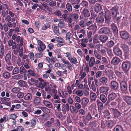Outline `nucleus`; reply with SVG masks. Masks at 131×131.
I'll list each match as a JSON object with an SVG mask.
<instances>
[{
    "mask_svg": "<svg viewBox=\"0 0 131 131\" xmlns=\"http://www.w3.org/2000/svg\"><path fill=\"white\" fill-rule=\"evenodd\" d=\"M30 81L33 82V85H37L38 83V80H35L33 78H31L30 79Z\"/></svg>",
    "mask_w": 131,
    "mask_h": 131,
    "instance_id": "51",
    "label": "nucleus"
},
{
    "mask_svg": "<svg viewBox=\"0 0 131 131\" xmlns=\"http://www.w3.org/2000/svg\"><path fill=\"white\" fill-rule=\"evenodd\" d=\"M40 100L41 99L40 98L36 97L34 99V102L36 104H38L40 102Z\"/></svg>",
    "mask_w": 131,
    "mask_h": 131,
    "instance_id": "50",
    "label": "nucleus"
},
{
    "mask_svg": "<svg viewBox=\"0 0 131 131\" xmlns=\"http://www.w3.org/2000/svg\"><path fill=\"white\" fill-rule=\"evenodd\" d=\"M116 101L118 102L119 107H123L125 106L126 104L121 99L118 98L116 99Z\"/></svg>",
    "mask_w": 131,
    "mask_h": 131,
    "instance_id": "13",
    "label": "nucleus"
},
{
    "mask_svg": "<svg viewBox=\"0 0 131 131\" xmlns=\"http://www.w3.org/2000/svg\"><path fill=\"white\" fill-rule=\"evenodd\" d=\"M43 56V54L42 53L39 52L36 53L35 55V57L38 58H39L42 57Z\"/></svg>",
    "mask_w": 131,
    "mask_h": 131,
    "instance_id": "56",
    "label": "nucleus"
},
{
    "mask_svg": "<svg viewBox=\"0 0 131 131\" xmlns=\"http://www.w3.org/2000/svg\"><path fill=\"white\" fill-rule=\"evenodd\" d=\"M115 73L116 75L118 77L121 78L122 76L121 73L117 70H115Z\"/></svg>",
    "mask_w": 131,
    "mask_h": 131,
    "instance_id": "63",
    "label": "nucleus"
},
{
    "mask_svg": "<svg viewBox=\"0 0 131 131\" xmlns=\"http://www.w3.org/2000/svg\"><path fill=\"white\" fill-rule=\"evenodd\" d=\"M80 2V1L78 2V3L72 4L75 10L77 12H78L79 11V9L80 8V6L81 5L80 3L79 4Z\"/></svg>",
    "mask_w": 131,
    "mask_h": 131,
    "instance_id": "18",
    "label": "nucleus"
},
{
    "mask_svg": "<svg viewBox=\"0 0 131 131\" xmlns=\"http://www.w3.org/2000/svg\"><path fill=\"white\" fill-rule=\"evenodd\" d=\"M48 5L51 7H53L56 5V3L54 1H52L49 2Z\"/></svg>",
    "mask_w": 131,
    "mask_h": 131,
    "instance_id": "60",
    "label": "nucleus"
},
{
    "mask_svg": "<svg viewBox=\"0 0 131 131\" xmlns=\"http://www.w3.org/2000/svg\"><path fill=\"white\" fill-rule=\"evenodd\" d=\"M20 91V89L18 88H15L13 89V92L15 93H18Z\"/></svg>",
    "mask_w": 131,
    "mask_h": 131,
    "instance_id": "62",
    "label": "nucleus"
},
{
    "mask_svg": "<svg viewBox=\"0 0 131 131\" xmlns=\"http://www.w3.org/2000/svg\"><path fill=\"white\" fill-rule=\"evenodd\" d=\"M122 98L127 103L130 105H131V97L129 96L123 95Z\"/></svg>",
    "mask_w": 131,
    "mask_h": 131,
    "instance_id": "10",
    "label": "nucleus"
},
{
    "mask_svg": "<svg viewBox=\"0 0 131 131\" xmlns=\"http://www.w3.org/2000/svg\"><path fill=\"white\" fill-rule=\"evenodd\" d=\"M50 26V24L49 23H46L44 26H43L41 28V29L43 30H46L47 28H49Z\"/></svg>",
    "mask_w": 131,
    "mask_h": 131,
    "instance_id": "44",
    "label": "nucleus"
},
{
    "mask_svg": "<svg viewBox=\"0 0 131 131\" xmlns=\"http://www.w3.org/2000/svg\"><path fill=\"white\" fill-rule=\"evenodd\" d=\"M96 20L97 24H102L104 21V18L102 17H98L96 18Z\"/></svg>",
    "mask_w": 131,
    "mask_h": 131,
    "instance_id": "25",
    "label": "nucleus"
},
{
    "mask_svg": "<svg viewBox=\"0 0 131 131\" xmlns=\"http://www.w3.org/2000/svg\"><path fill=\"white\" fill-rule=\"evenodd\" d=\"M98 106L99 109L102 110L103 107V104L101 102H99L98 103Z\"/></svg>",
    "mask_w": 131,
    "mask_h": 131,
    "instance_id": "61",
    "label": "nucleus"
},
{
    "mask_svg": "<svg viewBox=\"0 0 131 131\" xmlns=\"http://www.w3.org/2000/svg\"><path fill=\"white\" fill-rule=\"evenodd\" d=\"M92 115L94 116L95 117H98V115L97 114V111L96 110L94 109L93 111L92 112Z\"/></svg>",
    "mask_w": 131,
    "mask_h": 131,
    "instance_id": "59",
    "label": "nucleus"
},
{
    "mask_svg": "<svg viewBox=\"0 0 131 131\" xmlns=\"http://www.w3.org/2000/svg\"><path fill=\"white\" fill-rule=\"evenodd\" d=\"M100 99L101 101L104 103L106 102L107 100V98L103 94L100 95Z\"/></svg>",
    "mask_w": 131,
    "mask_h": 131,
    "instance_id": "31",
    "label": "nucleus"
},
{
    "mask_svg": "<svg viewBox=\"0 0 131 131\" xmlns=\"http://www.w3.org/2000/svg\"><path fill=\"white\" fill-rule=\"evenodd\" d=\"M114 42L112 40H111L106 43V46L109 48H111L114 46Z\"/></svg>",
    "mask_w": 131,
    "mask_h": 131,
    "instance_id": "28",
    "label": "nucleus"
},
{
    "mask_svg": "<svg viewBox=\"0 0 131 131\" xmlns=\"http://www.w3.org/2000/svg\"><path fill=\"white\" fill-rule=\"evenodd\" d=\"M71 34L70 32H68L66 36V40L67 41H70L71 39Z\"/></svg>",
    "mask_w": 131,
    "mask_h": 131,
    "instance_id": "43",
    "label": "nucleus"
},
{
    "mask_svg": "<svg viewBox=\"0 0 131 131\" xmlns=\"http://www.w3.org/2000/svg\"><path fill=\"white\" fill-rule=\"evenodd\" d=\"M66 8L67 9L69 12H71L72 10V6L71 5L68 3L66 5Z\"/></svg>",
    "mask_w": 131,
    "mask_h": 131,
    "instance_id": "37",
    "label": "nucleus"
},
{
    "mask_svg": "<svg viewBox=\"0 0 131 131\" xmlns=\"http://www.w3.org/2000/svg\"><path fill=\"white\" fill-rule=\"evenodd\" d=\"M92 32L90 31L87 35V37L89 39V41L91 42L92 39Z\"/></svg>",
    "mask_w": 131,
    "mask_h": 131,
    "instance_id": "47",
    "label": "nucleus"
},
{
    "mask_svg": "<svg viewBox=\"0 0 131 131\" xmlns=\"http://www.w3.org/2000/svg\"><path fill=\"white\" fill-rule=\"evenodd\" d=\"M96 28L97 27L95 24L92 25L88 28L89 30L94 31L96 30Z\"/></svg>",
    "mask_w": 131,
    "mask_h": 131,
    "instance_id": "36",
    "label": "nucleus"
},
{
    "mask_svg": "<svg viewBox=\"0 0 131 131\" xmlns=\"http://www.w3.org/2000/svg\"><path fill=\"white\" fill-rule=\"evenodd\" d=\"M4 53V49L3 46L2 45L0 46V57H2Z\"/></svg>",
    "mask_w": 131,
    "mask_h": 131,
    "instance_id": "30",
    "label": "nucleus"
},
{
    "mask_svg": "<svg viewBox=\"0 0 131 131\" xmlns=\"http://www.w3.org/2000/svg\"><path fill=\"white\" fill-rule=\"evenodd\" d=\"M55 38L56 40L58 42L64 43V39L61 37H56Z\"/></svg>",
    "mask_w": 131,
    "mask_h": 131,
    "instance_id": "41",
    "label": "nucleus"
},
{
    "mask_svg": "<svg viewBox=\"0 0 131 131\" xmlns=\"http://www.w3.org/2000/svg\"><path fill=\"white\" fill-rule=\"evenodd\" d=\"M19 72L20 74H22L26 73V70L23 67H21L19 69Z\"/></svg>",
    "mask_w": 131,
    "mask_h": 131,
    "instance_id": "42",
    "label": "nucleus"
},
{
    "mask_svg": "<svg viewBox=\"0 0 131 131\" xmlns=\"http://www.w3.org/2000/svg\"><path fill=\"white\" fill-rule=\"evenodd\" d=\"M90 97L92 100L95 101L97 96L96 94L93 93H92L90 94Z\"/></svg>",
    "mask_w": 131,
    "mask_h": 131,
    "instance_id": "38",
    "label": "nucleus"
},
{
    "mask_svg": "<svg viewBox=\"0 0 131 131\" xmlns=\"http://www.w3.org/2000/svg\"><path fill=\"white\" fill-rule=\"evenodd\" d=\"M109 90V88L108 86H102L100 87V90L101 93L106 94Z\"/></svg>",
    "mask_w": 131,
    "mask_h": 131,
    "instance_id": "20",
    "label": "nucleus"
},
{
    "mask_svg": "<svg viewBox=\"0 0 131 131\" xmlns=\"http://www.w3.org/2000/svg\"><path fill=\"white\" fill-rule=\"evenodd\" d=\"M12 78L13 79L15 80H18L21 78V75L20 74H19L13 76Z\"/></svg>",
    "mask_w": 131,
    "mask_h": 131,
    "instance_id": "55",
    "label": "nucleus"
},
{
    "mask_svg": "<svg viewBox=\"0 0 131 131\" xmlns=\"http://www.w3.org/2000/svg\"><path fill=\"white\" fill-rule=\"evenodd\" d=\"M120 60L117 57H114L111 61V63L114 65H117L119 62Z\"/></svg>",
    "mask_w": 131,
    "mask_h": 131,
    "instance_id": "21",
    "label": "nucleus"
},
{
    "mask_svg": "<svg viewBox=\"0 0 131 131\" xmlns=\"http://www.w3.org/2000/svg\"><path fill=\"white\" fill-rule=\"evenodd\" d=\"M112 14L113 17H115L117 14V11L115 10V7H113L111 9Z\"/></svg>",
    "mask_w": 131,
    "mask_h": 131,
    "instance_id": "40",
    "label": "nucleus"
},
{
    "mask_svg": "<svg viewBox=\"0 0 131 131\" xmlns=\"http://www.w3.org/2000/svg\"><path fill=\"white\" fill-rule=\"evenodd\" d=\"M32 95L31 94L28 93L24 96V99L26 100L29 101L32 99Z\"/></svg>",
    "mask_w": 131,
    "mask_h": 131,
    "instance_id": "24",
    "label": "nucleus"
},
{
    "mask_svg": "<svg viewBox=\"0 0 131 131\" xmlns=\"http://www.w3.org/2000/svg\"><path fill=\"white\" fill-rule=\"evenodd\" d=\"M94 54L95 56L99 59H101L102 57V56L98 53L96 50L94 51Z\"/></svg>",
    "mask_w": 131,
    "mask_h": 131,
    "instance_id": "48",
    "label": "nucleus"
},
{
    "mask_svg": "<svg viewBox=\"0 0 131 131\" xmlns=\"http://www.w3.org/2000/svg\"><path fill=\"white\" fill-rule=\"evenodd\" d=\"M11 58V54L10 53L8 52L6 55L5 60L7 64L9 65L10 64V60Z\"/></svg>",
    "mask_w": 131,
    "mask_h": 131,
    "instance_id": "17",
    "label": "nucleus"
},
{
    "mask_svg": "<svg viewBox=\"0 0 131 131\" xmlns=\"http://www.w3.org/2000/svg\"><path fill=\"white\" fill-rule=\"evenodd\" d=\"M113 110L114 113V117H115L117 118L119 117L123 113V112L122 111H119L116 109L113 108Z\"/></svg>",
    "mask_w": 131,
    "mask_h": 131,
    "instance_id": "12",
    "label": "nucleus"
},
{
    "mask_svg": "<svg viewBox=\"0 0 131 131\" xmlns=\"http://www.w3.org/2000/svg\"><path fill=\"white\" fill-rule=\"evenodd\" d=\"M54 14L56 15L59 17L61 16L62 13L60 10L57 9L54 12Z\"/></svg>",
    "mask_w": 131,
    "mask_h": 131,
    "instance_id": "49",
    "label": "nucleus"
},
{
    "mask_svg": "<svg viewBox=\"0 0 131 131\" xmlns=\"http://www.w3.org/2000/svg\"><path fill=\"white\" fill-rule=\"evenodd\" d=\"M81 5L83 7L88 8L89 7L88 3L86 1L83 0L80 3Z\"/></svg>",
    "mask_w": 131,
    "mask_h": 131,
    "instance_id": "26",
    "label": "nucleus"
},
{
    "mask_svg": "<svg viewBox=\"0 0 131 131\" xmlns=\"http://www.w3.org/2000/svg\"><path fill=\"white\" fill-rule=\"evenodd\" d=\"M3 76L5 78L7 79L11 77L10 73L7 72H4L3 73Z\"/></svg>",
    "mask_w": 131,
    "mask_h": 131,
    "instance_id": "45",
    "label": "nucleus"
},
{
    "mask_svg": "<svg viewBox=\"0 0 131 131\" xmlns=\"http://www.w3.org/2000/svg\"><path fill=\"white\" fill-rule=\"evenodd\" d=\"M52 29L53 31L55 34L58 36L60 35L59 28L57 26H56L55 24L52 25Z\"/></svg>",
    "mask_w": 131,
    "mask_h": 131,
    "instance_id": "14",
    "label": "nucleus"
},
{
    "mask_svg": "<svg viewBox=\"0 0 131 131\" xmlns=\"http://www.w3.org/2000/svg\"><path fill=\"white\" fill-rule=\"evenodd\" d=\"M48 118V115L46 113L42 115L41 118V120L43 122L46 121Z\"/></svg>",
    "mask_w": 131,
    "mask_h": 131,
    "instance_id": "32",
    "label": "nucleus"
},
{
    "mask_svg": "<svg viewBox=\"0 0 131 131\" xmlns=\"http://www.w3.org/2000/svg\"><path fill=\"white\" fill-rule=\"evenodd\" d=\"M100 35L99 36L98 34L95 35L93 37V41L95 43H96L99 41V40H100Z\"/></svg>",
    "mask_w": 131,
    "mask_h": 131,
    "instance_id": "33",
    "label": "nucleus"
},
{
    "mask_svg": "<svg viewBox=\"0 0 131 131\" xmlns=\"http://www.w3.org/2000/svg\"><path fill=\"white\" fill-rule=\"evenodd\" d=\"M130 64L128 62H124L123 63L122 68V69L125 72H127L130 68Z\"/></svg>",
    "mask_w": 131,
    "mask_h": 131,
    "instance_id": "4",
    "label": "nucleus"
},
{
    "mask_svg": "<svg viewBox=\"0 0 131 131\" xmlns=\"http://www.w3.org/2000/svg\"><path fill=\"white\" fill-rule=\"evenodd\" d=\"M116 97V94L114 93H112L109 95L108 96V100L106 103L105 104V105H110V102L115 99Z\"/></svg>",
    "mask_w": 131,
    "mask_h": 131,
    "instance_id": "5",
    "label": "nucleus"
},
{
    "mask_svg": "<svg viewBox=\"0 0 131 131\" xmlns=\"http://www.w3.org/2000/svg\"><path fill=\"white\" fill-rule=\"evenodd\" d=\"M121 47L123 49L124 51H127L128 50L129 48L127 45L125 44H122L121 45Z\"/></svg>",
    "mask_w": 131,
    "mask_h": 131,
    "instance_id": "39",
    "label": "nucleus"
},
{
    "mask_svg": "<svg viewBox=\"0 0 131 131\" xmlns=\"http://www.w3.org/2000/svg\"><path fill=\"white\" fill-rule=\"evenodd\" d=\"M120 35L121 38L125 40L128 39L129 38L128 34L125 31H121L120 32Z\"/></svg>",
    "mask_w": 131,
    "mask_h": 131,
    "instance_id": "8",
    "label": "nucleus"
},
{
    "mask_svg": "<svg viewBox=\"0 0 131 131\" xmlns=\"http://www.w3.org/2000/svg\"><path fill=\"white\" fill-rule=\"evenodd\" d=\"M113 50L115 54L117 56H120L122 55V51L118 47H115L113 48Z\"/></svg>",
    "mask_w": 131,
    "mask_h": 131,
    "instance_id": "11",
    "label": "nucleus"
},
{
    "mask_svg": "<svg viewBox=\"0 0 131 131\" xmlns=\"http://www.w3.org/2000/svg\"><path fill=\"white\" fill-rule=\"evenodd\" d=\"M82 14L85 17H88L90 15V14L88 9L84 8L82 12Z\"/></svg>",
    "mask_w": 131,
    "mask_h": 131,
    "instance_id": "15",
    "label": "nucleus"
},
{
    "mask_svg": "<svg viewBox=\"0 0 131 131\" xmlns=\"http://www.w3.org/2000/svg\"><path fill=\"white\" fill-rule=\"evenodd\" d=\"M121 90L125 91L127 90V85L126 82L125 81H122L120 83Z\"/></svg>",
    "mask_w": 131,
    "mask_h": 131,
    "instance_id": "7",
    "label": "nucleus"
},
{
    "mask_svg": "<svg viewBox=\"0 0 131 131\" xmlns=\"http://www.w3.org/2000/svg\"><path fill=\"white\" fill-rule=\"evenodd\" d=\"M38 43L40 46L39 47H40V48L44 50L46 48L45 45L41 41L38 40Z\"/></svg>",
    "mask_w": 131,
    "mask_h": 131,
    "instance_id": "29",
    "label": "nucleus"
},
{
    "mask_svg": "<svg viewBox=\"0 0 131 131\" xmlns=\"http://www.w3.org/2000/svg\"><path fill=\"white\" fill-rule=\"evenodd\" d=\"M8 120V118L6 116L4 115L3 116V118H1L0 120V122L1 123L3 122H6Z\"/></svg>",
    "mask_w": 131,
    "mask_h": 131,
    "instance_id": "57",
    "label": "nucleus"
},
{
    "mask_svg": "<svg viewBox=\"0 0 131 131\" xmlns=\"http://www.w3.org/2000/svg\"><path fill=\"white\" fill-rule=\"evenodd\" d=\"M89 101V99L86 97H83L82 99L81 104L83 108L87 106Z\"/></svg>",
    "mask_w": 131,
    "mask_h": 131,
    "instance_id": "9",
    "label": "nucleus"
},
{
    "mask_svg": "<svg viewBox=\"0 0 131 131\" xmlns=\"http://www.w3.org/2000/svg\"><path fill=\"white\" fill-rule=\"evenodd\" d=\"M12 72L13 74H17L19 73L18 68L17 67H15L13 69Z\"/></svg>",
    "mask_w": 131,
    "mask_h": 131,
    "instance_id": "58",
    "label": "nucleus"
},
{
    "mask_svg": "<svg viewBox=\"0 0 131 131\" xmlns=\"http://www.w3.org/2000/svg\"><path fill=\"white\" fill-rule=\"evenodd\" d=\"M111 86L112 90L114 91H117L119 88L118 84L115 81H113L111 82Z\"/></svg>",
    "mask_w": 131,
    "mask_h": 131,
    "instance_id": "6",
    "label": "nucleus"
},
{
    "mask_svg": "<svg viewBox=\"0 0 131 131\" xmlns=\"http://www.w3.org/2000/svg\"><path fill=\"white\" fill-rule=\"evenodd\" d=\"M105 23L109 24L110 22L111 16V13L107 9H106L105 11Z\"/></svg>",
    "mask_w": 131,
    "mask_h": 131,
    "instance_id": "2",
    "label": "nucleus"
},
{
    "mask_svg": "<svg viewBox=\"0 0 131 131\" xmlns=\"http://www.w3.org/2000/svg\"><path fill=\"white\" fill-rule=\"evenodd\" d=\"M112 29L113 32L117 34L118 32V30L116 26L114 24L111 25Z\"/></svg>",
    "mask_w": 131,
    "mask_h": 131,
    "instance_id": "35",
    "label": "nucleus"
},
{
    "mask_svg": "<svg viewBox=\"0 0 131 131\" xmlns=\"http://www.w3.org/2000/svg\"><path fill=\"white\" fill-rule=\"evenodd\" d=\"M104 115L106 117L110 115V113L109 111L107 110H105L104 112Z\"/></svg>",
    "mask_w": 131,
    "mask_h": 131,
    "instance_id": "64",
    "label": "nucleus"
},
{
    "mask_svg": "<svg viewBox=\"0 0 131 131\" xmlns=\"http://www.w3.org/2000/svg\"><path fill=\"white\" fill-rule=\"evenodd\" d=\"M69 60L71 62L74 64H76L77 62V59L75 57H72Z\"/></svg>",
    "mask_w": 131,
    "mask_h": 131,
    "instance_id": "52",
    "label": "nucleus"
},
{
    "mask_svg": "<svg viewBox=\"0 0 131 131\" xmlns=\"http://www.w3.org/2000/svg\"><path fill=\"white\" fill-rule=\"evenodd\" d=\"M19 85L21 87L24 86L26 84L25 82L22 80H19L18 82Z\"/></svg>",
    "mask_w": 131,
    "mask_h": 131,
    "instance_id": "53",
    "label": "nucleus"
},
{
    "mask_svg": "<svg viewBox=\"0 0 131 131\" xmlns=\"http://www.w3.org/2000/svg\"><path fill=\"white\" fill-rule=\"evenodd\" d=\"M102 9V6L100 4H96L94 6V10L96 13L100 12Z\"/></svg>",
    "mask_w": 131,
    "mask_h": 131,
    "instance_id": "16",
    "label": "nucleus"
},
{
    "mask_svg": "<svg viewBox=\"0 0 131 131\" xmlns=\"http://www.w3.org/2000/svg\"><path fill=\"white\" fill-rule=\"evenodd\" d=\"M99 31L101 34H107L110 36L112 35V33L111 31V30L108 27H103L100 29Z\"/></svg>",
    "mask_w": 131,
    "mask_h": 131,
    "instance_id": "1",
    "label": "nucleus"
},
{
    "mask_svg": "<svg viewBox=\"0 0 131 131\" xmlns=\"http://www.w3.org/2000/svg\"><path fill=\"white\" fill-rule=\"evenodd\" d=\"M100 81L101 83L105 84L107 82V79L105 77H103L100 78Z\"/></svg>",
    "mask_w": 131,
    "mask_h": 131,
    "instance_id": "34",
    "label": "nucleus"
},
{
    "mask_svg": "<svg viewBox=\"0 0 131 131\" xmlns=\"http://www.w3.org/2000/svg\"><path fill=\"white\" fill-rule=\"evenodd\" d=\"M79 17L78 14L77 13L71 14L68 17V22L71 23L73 21H76Z\"/></svg>",
    "mask_w": 131,
    "mask_h": 131,
    "instance_id": "3",
    "label": "nucleus"
},
{
    "mask_svg": "<svg viewBox=\"0 0 131 131\" xmlns=\"http://www.w3.org/2000/svg\"><path fill=\"white\" fill-rule=\"evenodd\" d=\"M75 94L79 96H81L83 95V93L82 90H78L76 92Z\"/></svg>",
    "mask_w": 131,
    "mask_h": 131,
    "instance_id": "54",
    "label": "nucleus"
},
{
    "mask_svg": "<svg viewBox=\"0 0 131 131\" xmlns=\"http://www.w3.org/2000/svg\"><path fill=\"white\" fill-rule=\"evenodd\" d=\"M70 109L71 113H72L77 114L78 112V109L73 106H70Z\"/></svg>",
    "mask_w": 131,
    "mask_h": 131,
    "instance_id": "23",
    "label": "nucleus"
},
{
    "mask_svg": "<svg viewBox=\"0 0 131 131\" xmlns=\"http://www.w3.org/2000/svg\"><path fill=\"white\" fill-rule=\"evenodd\" d=\"M48 84V82H44L43 83L42 82H39V87L42 89L44 88Z\"/></svg>",
    "mask_w": 131,
    "mask_h": 131,
    "instance_id": "27",
    "label": "nucleus"
},
{
    "mask_svg": "<svg viewBox=\"0 0 131 131\" xmlns=\"http://www.w3.org/2000/svg\"><path fill=\"white\" fill-rule=\"evenodd\" d=\"M43 103L46 106L49 107H51L52 106V104L51 102L46 101H44Z\"/></svg>",
    "mask_w": 131,
    "mask_h": 131,
    "instance_id": "46",
    "label": "nucleus"
},
{
    "mask_svg": "<svg viewBox=\"0 0 131 131\" xmlns=\"http://www.w3.org/2000/svg\"><path fill=\"white\" fill-rule=\"evenodd\" d=\"M95 62V59L93 57H91L89 62V65L90 67H91L93 66Z\"/></svg>",
    "mask_w": 131,
    "mask_h": 131,
    "instance_id": "22",
    "label": "nucleus"
},
{
    "mask_svg": "<svg viewBox=\"0 0 131 131\" xmlns=\"http://www.w3.org/2000/svg\"><path fill=\"white\" fill-rule=\"evenodd\" d=\"M100 40L103 43H105L108 39V37L104 35H100Z\"/></svg>",
    "mask_w": 131,
    "mask_h": 131,
    "instance_id": "19",
    "label": "nucleus"
}]
</instances>
